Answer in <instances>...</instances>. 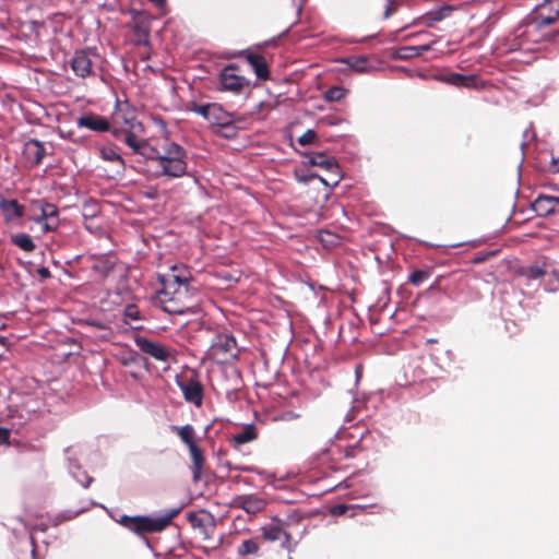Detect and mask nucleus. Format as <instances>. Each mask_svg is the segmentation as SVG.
I'll use <instances>...</instances> for the list:
<instances>
[{
  "label": "nucleus",
  "mask_w": 559,
  "mask_h": 559,
  "mask_svg": "<svg viewBox=\"0 0 559 559\" xmlns=\"http://www.w3.org/2000/svg\"><path fill=\"white\" fill-rule=\"evenodd\" d=\"M144 128L136 119L135 110L128 103L117 104L112 114L111 133L123 141L134 154L156 164L155 177L181 178L188 174L186 150L168 139L162 141L141 138Z\"/></svg>",
  "instance_id": "1"
},
{
  "label": "nucleus",
  "mask_w": 559,
  "mask_h": 559,
  "mask_svg": "<svg viewBox=\"0 0 559 559\" xmlns=\"http://www.w3.org/2000/svg\"><path fill=\"white\" fill-rule=\"evenodd\" d=\"M180 510L181 508L168 509L163 514L156 516L122 515L119 522L136 534L156 533L166 528L171 520L179 514Z\"/></svg>",
  "instance_id": "2"
},
{
  "label": "nucleus",
  "mask_w": 559,
  "mask_h": 559,
  "mask_svg": "<svg viewBox=\"0 0 559 559\" xmlns=\"http://www.w3.org/2000/svg\"><path fill=\"white\" fill-rule=\"evenodd\" d=\"M217 364H227L238 357L236 338L229 333L216 334L207 352Z\"/></svg>",
  "instance_id": "3"
},
{
  "label": "nucleus",
  "mask_w": 559,
  "mask_h": 559,
  "mask_svg": "<svg viewBox=\"0 0 559 559\" xmlns=\"http://www.w3.org/2000/svg\"><path fill=\"white\" fill-rule=\"evenodd\" d=\"M177 384L180 388L185 400L188 403L193 404L195 407H201L203 403V386L195 378L187 380H177Z\"/></svg>",
  "instance_id": "4"
},
{
  "label": "nucleus",
  "mask_w": 559,
  "mask_h": 559,
  "mask_svg": "<svg viewBox=\"0 0 559 559\" xmlns=\"http://www.w3.org/2000/svg\"><path fill=\"white\" fill-rule=\"evenodd\" d=\"M135 345L141 352L159 361H167L170 353L160 344L150 341L144 336H138L134 340Z\"/></svg>",
  "instance_id": "5"
},
{
  "label": "nucleus",
  "mask_w": 559,
  "mask_h": 559,
  "mask_svg": "<svg viewBox=\"0 0 559 559\" xmlns=\"http://www.w3.org/2000/svg\"><path fill=\"white\" fill-rule=\"evenodd\" d=\"M221 88L233 93H239L247 84L243 76L234 73V67H226L219 74Z\"/></svg>",
  "instance_id": "6"
},
{
  "label": "nucleus",
  "mask_w": 559,
  "mask_h": 559,
  "mask_svg": "<svg viewBox=\"0 0 559 559\" xmlns=\"http://www.w3.org/2000/svg\"><path fill=\"white\" fill-rule=\"evenodd\" d=\"M435 79L439 82L447 83L456 87H473L478 88V79L476 75H463L460 73H447L436 75Z\"/></svg>",
  "instance_id": "7"
},
{
  "label": "nucleus",
  "mask_w": 559,
  "mask_h": 559,
  "mask_svg": "<svg viewBox=\"0 0 559 559\" xmlns=\"http://www.w3.org/2000/svg\"><path fill=\"white\" fill-rule=\"evenodd\" d=\"M71 68L82 79L90 76L93 73L90 53L85 50L76 51L71 60Z\"/></svg>",
  "instance_id": "8"
},
{
  "label": "nucleus",
  "mask_w": 559,
  "mask_h": 559,
  "mask_svg": "<svg viewBox=\"0 0 559 559\" xmlns=\"http://www.w3.org/2000/svg\"><path fill=\"white\" fill-rule=\"evenodd\" d=\"M0 213L5 223L11 224L20 219L24 214V206L14 199L0 200Z\"/></svg>",
  "instance_id": "9"
},
{
  "label": "nucleus",
  "mask_w": 559,
  "mask_h": 559,
  "mask_svg": "<svg viewBox=\"0 0 559 559\" xmlns=\"http://www.w3.org/2000/svg\"><path fill=\"white\" fill-rule=\"evenodd\" d=\"M45 155L44 145L37 140H29L24 144L23 157L31 165H38Z\"/></svg>",
  "instance_id": "10"
},
{
  "label": "nucleus",
  "mask_w": 559,
  "mask_h": 559,
  "mask_svg": "<svg viewBox=\"0 0 559 559\" xmlns=\"http://www.w3.org/2000/svg\"><path fill=\"white\" fill-rule=\"evenodd\" d=\"M310 163L314 166L324 168L334 175L333 185H337L340 180L338 164L334 157L324 153H316L310 157Z\"/></svg>",
  "instance_id": "11"
},
{
  "label": "nucleus",
  "mask_w": 559,
  "mask_h": 559,
  "mask_svg": "<svg viewBox=\"0 0 559 559\" xmlns=\"http://www.w3.org/2000/svg\"><path fill=\"white\" fill-rule=\"evenodd\" d=\"M78 126L98 132L111 131L110 123L107 119L92 114L80 117L78 119Z\"/></svg>",
  "instance_id": "12"
},
{
  "label": "nucleus",
  "mask_w": 559,
  "mask_h": 559,
  "mask_svg": "<svg viewBox=\"0 0 559 559\" xmlns=\"http://www.w3.org/2000/svg\"><path fill=\"white\" fill-rule=\"evenodd\" d=\"M338 62L345 64L356 73H370L374 71V67L369 63L366 56H350L340 59Z\"/></svg>",
  "instance_id": "13"
},
{
  "label": "nucleus",
  "mask_w": 559,
  "mask_h": 559,
  "mask_svg": "<svg viewBox=\"0 0 559 559\" xmlns=\"http://www.w3.org/2000/svg\"><path fill=\"white\" fill-rule=\"evenodd\" d=\"M99 155L104 160L109 162L112 165L115 174L120 175L124 171V160L115 147H100Z\"/></svg>",
  "instance_id": "14"
},
{
  "label": "nucleus",
  "mask_w": 559,
  "mask_h": 559,
  "mask_svg": "<svg viewBox=\"0 0 559 559\" xmlns=\"http://www.w3.org/2000/svg\"><path fill=\"white\" fill-rule=\"evenodd\" d=\"M533 210L539 216H549L558 213L552 201V195L539 194L532 204Z\"/></svg>",
  "instance_id": "15"
},
{
  "label": "nucleus",
  "mask_w": 559,
  "mask_h": 559,
  "mask_svg": "<svg viewBox=\"0 0 559 559\" xmlns=\"http://www.w3.org/2000/svg\"><path fill=\"white\" fill-rule=\"evenodd\" d=\"M237 503L238 507L243 509L249 514H255L262 511L265 507L264 499L254 495L239 497Z\"/></svg>",
  "instance_id": "16"
},
{
  "label": "nucleus",
  "mask_w": 559,
  "mask_h": 559,
  "mask_svg": "<svg viewBox=\"0 0 559 559\" xmlns=\"http://www.w3.org/2000/svg\"><path fill=\"white\" fill-rule=\"evenodd\" d=\"M189 452H190V456H191V461H192L191 469H192L193 479L198 480L201 477V474L203 471L204 455L198 444L191 445V448H189Z\"/></svg>",
  "instance_id": "17"
},
{
  "label": "nucleus",
  "mask_w": 559,
  "mask_h": 559,
  "mask_svg": "<svg viewBox=\"0 0 559 559\" xmlns=\"http://www.w3.org/2000/svg\"><path fill=\"white\" fill-rule=\"evenodd\" d=\"M255 427L252 424L246 425L240 431L231 436V442L235 447H240L245 443L251 442L257 439Z\"/></svg>",
  "instance_id": "18"
},
{
  "label": "nucleus",
  "mask_w": 559,
  "mask_h": 559,
  "mask_svg": "<svg viewBox=\"0 0 559 559\" xmlns=\"http://www.w3.org/2000/svg\"><path fill=\"white\" fill-rule=\"evenodd\" d=\"M171 430L177 432L180 440L188 447V449L191 448V445L198 444L195 430L191 425H185L181 427L173 426Z\"/></svg>",
  "instance_id": "19"
},
{
  "label": "nucleus",
  "mask_w": 559,
  "mask_h": 559,
  "mask_svg": "<svg viewBox=\"0 0 559 559\" xmlns=\"http://www.w3.org/2000/svg\"><path fill=\"white\" fill-rule=\"evenodd\" d=\"M247 61L253 68L255 74L260 79H267L269 71L265 59L260 55L247 53Z\"/></svg>",
  "instance_id": "20"
},
{
  "label": "nucleus",
  "mask_w": 559,
  "mask_h": 559,
  "mask_svg": "<svg viewBox=\"0 0 559 559\" xmlns=\"http://www.w3.org/2000/svg\"><path fill=\"white\" fill-rule=\"evenodd\" d=\"M40 214L34 218L36 224H41L45 219L49 222H59L58 209L51 203H39Z\"/></svg>",
  "instance_id": "21"
},
{
  "label": "nucleus",
  "mask_w": 559,
  "mask_h": 559,
  "mask_svg": "<svg viewBox=\"0 0 559 559\" xmlns=\"http://www.w3.org/2000/svg\"><path fill=\"white\" fill-rule=\"evenodd\" d=\"M207 121L212 124L224 126L229 122L227 112L222 108L221 105L211 104V110L207 115Z\"/></svg>",
  "instance_id": "22"
},
{
  "label": "nucleus",
  "mask_w": 559,
  "mask_h": 559,
  "mask_svg": "<svg viewBox=\"0 0 559 559\" xmlns=\"http://www.w3.org/2000/svg\"><path fill=\"white\" fill-rule=\"evenodd\" d=\"M69 461V471L72 474V476L83 485V487H88L91 483L93 481V478L88 476L85 472L81 471V467L79 464H76L71 456H68Z\"/></svg>",
  "instance_id": "23"
},
{
  "label": "nucleus",
  "mask_w": 559,
  "mask_h": 559,
  "mask_svg": "<svg viewBox=\"0 0 559 559\" xmlns=\"http://www.w3.org/2000/svg\"><path fill=\"white\" fill-rule=\"evenodd\" d=\"M11 242L25 252H32L36 248L31 236L23 233L12 235Z\"/></svg>",
  "instance_id": "24"
},
{
  "label": "nucleus",
  "mask_w": 559,
  "mask_h": 559,
  "mask_svg": "<svg viewBox=\"0 0 559 559\" xmlns=\"http://www.w3.org/2000/svg\"><path fill=\"white\" fill-rule=\"evenodd\" d=\"M52 519H49L48 522H39V523H36L34 525H27L25 524V528L28 531L29 533V539H31V544H32V555L33 557L35 556V540H34V537H33V533L35 531H40V532H45L47 531L49 524L52 525Z\"/></svg>",
  "instance_id": "25"
},
{
  "label": "nucleus",
  "mask_w": 559,
  "mask_h": 559,
  "mask_svg": "<svg viewBox=\"0 0 559 559\" xmlns=\"http://www.w3.org/2000/svg\"><path fill=\"white\" fill-rule=\"evenodd\" d=\"M550 4L555 8V13L552 15H544L543 13L539 14V24L540 25H549L559 16V0H554L551 2H546L542 5V10H545L547 5Z\"/></svg>",
  "instance_id": "26"
},
{
  "label": "nucleus",
  "mask_w": 559,
  "mask_h": 559,
  "mask_svg": "<svg viewBox=\"0 0 559 559\" xmlns=\"http://www.w3.org/2000/svg\"><path fill=\"white\" fill-rule=\"evenodd\" d=\"M346 93L347 91L341 86H332L325 92L324 98L328 102H340L345 97Z\"/></svg>",
  "instance_id": "27"
},
{
  "label": "nucleus",
  "mask_w": 559,
  "mask_h": 559,
  "mask_svg": "<svg viewBox=\"0 0 559 559\" xmlns=\"http://www.w3.org/2000/svg\"><path fill=\"white\" fill-rule=\"evenodd\" d=\"M258 550H259V545L253 539H246L238 547V554L240 556L254 555L258 552Z\"/></svg>",
  "instance_id": "28"
},
{
  "label": "nucleus",
  "mask_w": 559,
  "mask_h": 559,
  "mask_svg": "<svg viewBox=\"0 0 559 559\" xmlns=\"http://www.w3.org/2000/svg\"><path fill=\"white\" fill-rule=\"evenodd\" d=\"M282 536H285L286 539L289 538V535L277 526L270 527L263 531V537L271 542L278 540L281 539Z\"/></svg>",
  "instance_id": "29"
},
{
  "label": "nucleus",
  "mask_w": 559,
  "mask_h": 559,
  "mask_svg": "<svg viewBox=\"0 0 559 559\" xmlns=\"http://www.w3.org/2000/svg\"><path fill=\"white\" fill-rule=\"evenodd\" d=\"M171 270H173V274L168 275V280L165 284V289L167 290L170 288L171 282L177 283L179 285V287L183 286L186 288L187 283H188L187 276H183L181 274H176L175 273L177 271L176 266H173Z\"/></svg>",
  "instance_id": "30"
},
{
  "label": "nucleus",
  "mask_w": 559,
  "mask_h": 559,
  "mask_svg": "<svg viewBox=\"0 0 559 559\" xmlns=\"http://www.w3.org/2000/svg\"><path fill=\"white\" fill-rule=\"evenodd\" d=\"M399 57L401 59H409L419 57V51L417 46H405L402 47L399 51Z\"/></svg>",
  "instance_id": "31"
},
{
  "label": "nucleus",
  "mask_w": 559,
  "mask_h": 559,
  "mask_svg": "<svg viewBox=\"0 0 559 559\" xmlns=\"http://www.w3.org/2000/svg\"><path fill=\"white\" fill-rule=\"evenodd\" d=\"M163 309L168 313L183 314L188 312V308L178 307L176 302L170 299L168 302H165Z\"/></svg>",
  "instance_id": "32"
},
{
  "label": "nucleus",
  "mask_w": 559,
  "mask_h": 559,
  "mask_svg": "<svg viewBox=\"0 0 559 559\" xmlns=\"http://www.w3.org/2000/svg\"><path fill=\"white\" fill-rule=\"evenodd\" d=\"M366 507H362V506H353V507H348L346 504H337L335 507H333L332 509V514L334 515H343L347 512V510H359V511H365Z\"/></svg>",
  "instance_id": "33"
},
{
  "label": "nucleus",
  "mask_w": 559,
  "mask_h": 559,
  "mask_svg": "<svg viewBox=\"0 0 559 559\" xmlns=\"http://www.w3.org/2000/svg\"><path fill=\"white\" fill-rule=\"evenodd\" d=\"M124 318L126 322H129V320H140V311L135 305H129L124 309Z\"/></svg>",
  "instance_id": "34"
},
{
  "label": "nucleus",
  "mask_w": 559,
  "mask_h": 559,
  "mask_svg": "<svg viewBox=\"0 0 559 559\" xmlns=\"http://www.w3.org/2000/svg\"><path fill=\"white\" fill-rule=\"evenodd\" d=\"M428 277V273L426 271L417 270L413 272L409 276V282L414 285H420Z\"/></svg>",
  "instance_id": "35"
},
{
  "label": "nucleus",
  "mask_w": 559,
  "mask_h": 559,
  "mask_svg": "<svg viewBox=\"0 0 559 559\" xmlns=\"http://www.w3.org/2000/svg\"><path fill=\"white\" fill-rule=\"evenodd\" d=\"M191 111L202 116L204 119L207 120V115H209V111L211 110V104H206V105H193L191 108H190Z\"/></svg>",
  "instance_id": "36"
},
{
  "label": "nucleus",
  "mask_w": 559,
  "mask_h": 559,
  "mask_svg": "<svg viewBox=\"0 0 559 559\" xmlns=\"http://www.w3.org/2000/svg\"><path fill=\"white\" fill-rule=\"evenodd\" d=\"M316 132L313 130H307L299 139L298 143L300 145H308L312 143L316 139Z\"/></svg>",
  "instance_id": "37"
},
{
  "label": "nucleus",
  "mask_w": 559,
  "mask_h": 559,
  "mask_svg": "<svg viewBox=\"0 0 559 559\" xmlns=\"http://www.w3.org/2000/svg\"><path fill=\"white\" fill-rule=\"evenodd\" d=\"M38 225L40 226L43 233H49L58 228L59 222H49L45 219L41 224Z\"/></svg>",
  "instance_id": "38"
},
{
  "label": "nucleus",
  "mask_w": 559,
  "mask_h": 559,
  "mask_svg": "<svg viewBox=\"0 0 559 559\" xmlns=\"http://www.w3.org/2000/svg\"><path fill=\"white\" fill-rule=\"evenodd\" d=\"M76 515H78V512H74V513H73V515H69V516H67V515H66V514H63V513H62V514H58L57 516H55V518H53V520H51V521H52V526H57V525H59L61 522H63V521H68V520H71V519H73V518H74V516H76Z\"/></svg>",
  "instance_id": "39"
},
{
  "label": "nucleus",
  "mask_w": 559,
  "mask_h": 559,
  "mask_svg": "<svg viewBox=\"0 0 559 559\" xmlns=\"http://www.w3.org/2000/svg\"><path fill=\"white\" fill-rule=\"evenodd\" d=\"M76 515H78V512H74V513H73V515H69V516H67V515H66V514H63V513H62V514H58L57 516H55V518H53V520H51V521H52V526H57V525H59L61 522H63V521H68V520H71V519H73V518H74V516H76Z\"/></svg>",
  "instance_id": "40"
},
{
  "label": "nucleus",
  "mask_w": 559,
  "mask_h": 559,
  "mask_svg": "<svg viewBox=\"0 0 559 559\" xmlns=\"http://www.w3.org/2000/svg\"><path fill=\"white\" fill-rule=\"evenodd\" d=\"M450 11L451 10L449 8H442L441 10H439L438 12L432 14V21H435V22L441 21L450 13Z\"/></svg>",
  "instance_id": "41"
},
{
  "label": "nucleus",
  "mask_w": 559,
  "mask_h": 559,
  "mask_svg": "<svg viewBox=\"0 0 559 559\" xmlns=\"http://www.w3.org/2000/svg\"><path fill=\"white\" fill-rule=\"evenodd\" d=\"M10 430L3 427H0V444H4L9 442Z\"/></svg>",
  "instance_id": "42"
},
{
  "label": "nucleus",
  "mask_w": 559,
  "mask_h": 559,
  "mask_svg": "<svg viewBox=\"0 0 559 559\" xmlns=\"http://www.w3.org/2000/svg\"><path fill=\"white\" fill-rule=\"evenodd\" d=\"M396 10V4L393 1H389L385 11L383 13V17L388 19L393 12Z\"/></svg>",
  "instance_id": "43"
},
{
  "label": "nucleus",
  "mask_w": 559,
  "mask_h": 559,
  "mask_svg": "<svg viewBox=\"0 0 559 559\" xmlns=\"http://www.w3.org/2000/svg\"><path fill=\"white\" fill-rule=\"evenodd\" d=\"M417 47H418V51H419V56H420L423 52L428 51V50L431 49V44L419 45Z\"/></svg>",
  "instance_id": "44"
},
{
  "label": "nucleus",
  "mask_w": 559,
  "mask_h": 559,
  "mask_svg": "<svg viewBox=\"0 0 559 559\" xmlns=\"http://www.w3.org/2000/svg\"><path fill=\"white\" fill-rule=\"evenodd\" d=\"M38 274H39L41 277H45V278L50 276V272H49V270H48V269H46V267H40V269L38 270Z\"/></svg>",
  "instance_id": "45"
},
{
  "label": "nucleus",
  "mask_w": 559,
  "mask_h": 559,
  "mask_svg": "<svg viewBox=\"0 0 559 559\" xmlns=\"http://www.w3.org/2000/svg\"><path fill=\"white\" fill-rule=\"evenodd\" d=\"M552 163H554V171L559 173V158L554 159Z\"/></svg>",
  "instance_id": "46"
},
{
  "label": "nucleus",
  "mask_w": 559,
  "mask_h": 559,
  "mask_svg": "<svg viewBox=\"0 0 559 559\" xmlns=\"http://www.w3.org/2000/svg\"><path fill=\"white\" fill-rule=\"evenodd\" d=\"M150 1L153 2L154 4H156L157 7H162L165 3V0H150Z\"/></svg>",
  "instance_id": "47"
},
{
  "label": "nucleus",
  "mask_w": 559,
  "mask_h": 559,
  "mask_svg": "<svg viewBox=\"0 0 559 559\" xmlns=\"http://www.w3.org/2000/svg\"><path fill=\"white\" fill-rule=\"evenodd\" d=\"M316 177H317V178H319V179H320V181H321L322 183H324L325 186H329V185H330V183H329L324 178H322V177H320V176H316Z\"/></svg>",
  "instance_id": "48"
},
{
  "label": "nucleus",
  "mask_w": 559,
  "mask_h": 559,
  "mask_svg": "<svg viewBox=\"0 0 559 559\" xmlns=\"http://www.w3.org/2000/svg\"><path fill=\"white\" fill-rule=\"evenodd\" d=\"M552 201H554L556 206L559 205V198L558 197H554L552 195Z\"/></svg>",
  "instance_id": "49"
},
{
  "label": "nucleus",
  "mask_w": 559,
  "mask_h": 559,
  "mask_svg": "<svg viewBox=\"0 0 559 559\" xmlns=\"http://www.w3.org/2000/svg\"><path fill=\"white\" fill-rule=\"evenodd\" d=\"M0 345H4V338L2 336H0Z\"/></svg>",
  "instance_id": "50"
},
{
  "label": "nucleus",
  "mask_w": 559,
  "mask_h": 559,
  "mask_svg": "<svg viewBox=\"0 0 559 559\" xmlns=\"http://www.w3.org/2000/svg\"><path fill=\"white\" fill-rule=\"evenodd\" d=\"M112 520H116L118 523H120L119 522L120 519H116V516H112Z\"/></svg>",
  "instance_id": "51"
},
{
  "label": "nucleus",
  "mask_w": 559,
  "mask_h": 559,
  "mask_svg": "<svg viewBox=\"0 0 559 559\" xmlns=\"http://www.w3.org/2000/svg\"><path fill=\"white\" fill-rule=\"evenodd\" d=\"M304 2H306V0H302Z\"/></svg>",
  "instance_id": "52"
}]
</instances>
